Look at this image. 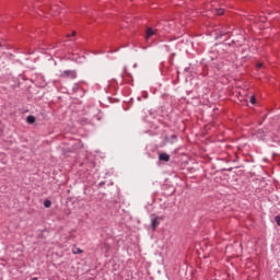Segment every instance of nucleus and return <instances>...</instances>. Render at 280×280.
Returning <instances> with one entry per match:
<instances>
[{
	"mask_svg": "<svg viewBox=\"0 0 280 280\" xmlns=\"http://www.w3.org/2000/svg\"><path fill=\"white\" fill-rule=\"evenodd\" d=\"M256 69H264V63L262 62L256 63Z\"/></svg>",
	"mask_w": 280,
	"mask_h": 280,
	"instance_id": "obj_15",
	"label": "nucleus"
},
{
	"mask_svg": "<svg viewBox=\"0 0 280 280\" xmlns=\"http://www.w3.org/2000/svg\"><path fill=\"white\" fill-rule=\"evenodd\" d=\"M170 139H178V136H176V133H172L171 137H165V141H170Z\"/></svg>",
	"mask_w": 280,
	"mask_h": 280,
	"instance_id": "obj_10",
	"label": "nucleus"
},
{
	"mask_svg": "<svg viewBox=\"0 0 280 280\" xmlns=\"http://www.w3.org/2000/svg\"><path fill=\"white\" fill-rule=\"evenodd\" d=\"M44 207H46V209H49V207H51V200L46 199V200L44 201Z\"/></svg>",
	"mask_w": 280,
	"mask_h": 280,
	"instance_id": "obj_8",
	"label": "nucleus"
},
{
	"mask_svg": "<svg viewBox=\"0 0 280 280\" xmlns=\"http://www.w3.org/2000/svg\"><path fill=\"white\" fill-rule=\"evenodd\" d=\"M48 14H50V16H58V14H60V7L58 4L50 5Z\"/></svg>",
	"mask_w": 280,
	"mask_h": 280,
	"instance_id": "obj_4",
	"label": "nucleus"
},
{
	"mask_svg": "<svg viewBox=\"0 0 280 280\" xmlns=\"http://www.w3.org/2000/svg\"><path fill=\"white\" fill-rule=\"evenodd\" d=\"M73 255H80L82 253V249H80L79 247H75L72 249Z\"/></svg>",
	"mask_w": 280,
	"mask_h": 280,
	"instance_id": "obj_11",
	"label": "nucleus"
},
{
	"mask_svg": "<svg viewBox=\"0 0 280 280\" xmlns=\"http://www.w3.org/2000/svg\"><path fill=\"white\" fill-rule=\"evenodd\" d=\"M159 220H163V217H159L156 214H151V229L153 231H156V229L159 228V225L161 224V222Z\"/></svg>",
	"mask_w": 280,
	"mask_h": 280,
	"instance_id": "obj_2",
	"label": "nucleus"
},
{
	"mask_svg": "<svg viewBox=\"0 0 280 280\" xmlns=\"http://www.w3.org/2000/svg\"><path fill=\"white\" fill-rule=\"evenodd\" d=\"M159 160L160 161H164L165 163H167V161H170V154H167V153H160L159 154Z\"/></svg>",
	"mask_w": 280,
	"mask_h": 280,
	"instance_id": "obj_5",
	"label": "nucleus"
},
{
	"mask_svg": "<svg viewBox=\"0 0 280 280\" xmlns=\"http://www.w3.org/2000/svg\"><path fill=\"white\" fill-rule=\"evenodd\" d=\"M78 91H80V83H74L72 92L78 93Z\"/></svg>",
	"mask_w": 280,
	"mask_h": 280,
	"instance_id": "obj_7",
	"label": "nucleus"
},
{
	"mask_svg": "<svg viewBox=\"0 0 280 280\" xmlns=\"http://www.w3.org/2000/svg\"><path fill=\"white\" fill-rule=\"evenodd\" d=\"M249 102L250 104H257V97H255V95H252Z\"/></svg>",
	"mask_w": 280,
	"mask_h": 280,
	"instance_id": "obj_12",
	"label": "nucleus"
},
{
	"mask_svg": "<svg viewBox=\"0 0 280 280\" xmlns=\"http://www.w3.org/2000/svg\"><path fill=\"white\" fill-rule=\"evenodd\" d=\"M26 121H27V124H31V125L36 124V117L30 115L26 117Z\"/></svg>",
	"mask_w": 280,
	"mask_h": 280,
	"instance_id": "obj_6",
	"label": "nucleus"
},
{
	"mask_svg": "<svg viewBox=\"0 0 280 280\" xmlns=\"http://www.w3.org/2000/svg\"><path fill=\"white\" fill-rule=\"evenodd\" d=\"M32 280H38V278H33Z\"/></svg>",
	"mask_w": 280,
	"mask_h": 280,
	"instance_id": "obj_16",
	"label": "nucleus"
},
{
	"mask_svg": "<svg viewBox=\"0 0 280 280\" xmlns=\"http://www.w3.org/2000/svg\"><path fill=\"white\" fill-rule=\"evenodd\" d=\"M215 14H217V16H222V15H224V9H217Z\"/></svg>",
	"mask_w": 280,
	"mask_h": 280,
	"instance_id": "obj_9",
	"label": "nucleus"
},
{
	"mask_svg": "<svg viewBox=\"0 0 280 280\" xmlns=\"http://www.w3.org/2000/svg\"><path fill=\"white\" fill-rule=\"evenodd\" d=\"M275 222L280 226V215L275 217Z\"/></svg>",
	"mask_w": 280,
	"mask_h": 280,
	"instance_id": "obj_14",
	"label": "nucleus"
},
{
	"mask_svg": "<svg viewBox=\"0 0 280 280\" xmlns=\"http://www.w3.org/2000/svg\"><path fill=\"white\" fill-rule=\"evenodd\" d=\"M60 78H68L69 80H75L78 72L75 70H66L61 72Z\"/></svg>",
	"mask_w": 280,
	"mask_h": 280,
	"instance_id": "obj_3",
	"label": "nucleus"
},
{
	"mask_svg": "<svg viewBox=\"0 0 280 280\" xmlns=\"http://www.w3.org/2000/svg\"><path fill=\"white\" fill-rule=\"evenodd\" d=\"M77 34H78V32L72 31L71 34H68V35H67V38L74 37V36H77Z\"/></svg>",
	"mask_w": 280,
	"mask_h": 280,
	"instance_id": "obj_13",
	"label": "nucleus"
},
{
	"mask_svg": "<svg viewBox=\"0 0 280 280\" xmlns=\"http://www.w3.org/2000/svg\"><path fill=\"white\" fill-rule=\"evenodd\" d=\"M0 47H1V43H0Z\"/></svg>",
	"mask_w": 280,
	"mask_h": 280,
	"instance_id": "obj_17",
	"label": "nucleus"
},
{
	"mask_svg": "<svg viewBox=\"0 0 280 280\" xmlns=\"http://www.w3.org/2000/svg\"><path fill=\"white\" fill-rule=\"evenodd\" d=\"M159 34L158 30H154L153 27H147L144 32V40L148 43L152 36H156Z\"/></svg>",
	"mask_w": 280,
	"mask_h": 280,
	"instance_id": "obj_1",
	"label": "nucleus"
}]
</instances>
